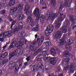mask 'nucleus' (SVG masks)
Returning a JSON list of instances; mask_svg holds the SVG:
<instances>
[{"label": "nucleus", "mask_w": 76, "mask_h": 76, "mask_svg": "<svg viewBox=\"0 0 76 76\" xmlns=\"http://www.w3.org/2000/svg\"><path fill=\"white\" fill-rule=\"evenodd\" d=\"M35 44H36V42H32L31 45L30 46L31 47H33L35 45Z\"/></svg>", "instance_id": "42"}, {"label": "nucleus", "mask_w": 76, "mask_h": 76, "mask_svg": "<svg viewBox=\"0 0 76 76\" xmlns=\"http://www.w3.org/2000/svg\"><path fill=\"white\" fill-rule=\"evenodd\" d=\"M21 50L20 49H16L14 52L10 53L9 55V57L10 58H12L15 56H18L20 54Z\"/></svg>", "instance_id": "7"}, {"label": "nucleus", "mask_w": 76, "mask_h": 76, "mask_svg": "<svg viewBox=\"0 0 76 76\" xmlns=\"http://www.w3.org/2000/svg\"><path fill=\"white\" fill-rule=\"evenodd\" d=\"M40 4L41 5H42L43 6H44V5H46V3L44 1V0H40Z\"/></svg>", "instance_id": "38"}, {"label": "nucleus", "mask_w": 76, "mask_h": 76, "mask_svg": "<svg viewBox=\"0 0 76 76\" xmlns=\"http://www.w3.org/2000/svg\"><path fill=\"white\" fill-rule=\"evenodd\" d=\"M23 25V24L22 22L20 23L18 25V27H16L15 29L14 30L13 34H15V33H17L19 31V30L20 28V29L22 28Z\"/></svg>", "instance_id": "11"}, {"label": "nucleus", "mask_w": 76, "mask_h": 76, "mask_svg": "<svg viewBox=\"0 0 76 76\" xmlns=\"http://www.w3.org/2000/svg\"><path fill=\"white\" fill-rule=\"evenodd\" d=\"M39 40V42L38 45H39V46H41V45L42 43V42L44 41V37H43V36H41V37L40 38H38L37 39V41H38Z\"/></svg>", "instance_id": "17"}, {"label": "nucleus", "mask_w": 76, "mask_h": 76, "mask_svg": "<svg viewBox=\"0 0 76 76\" xmlns=\"http://www.w3.org/2000/svg\"><path fill=\"white\" fill-rule=\"evenodd\" d=\"M12 33L11 31H7L4 33L1 34L0 35V41L4 42V38L6 37L10 38L11 37V35H12Z\"/></svg>", "instance_id": "3"}, {"label": "nucleus", "mask_w": 76, "mask_h": 76, "mask_svg": "<svg viewBox=\"0 0 76 76\" xmlns=\"http://www.w3.org/2000/svg\"><path fill=\"white\" fill-rule=\"evenodd\" d=\"M0 13L2 15H4L6 13V11L4 10H2L0 12Z\"/></svg>", "instance_id": "41"}, {"label": "nucleus", "mask_w": 76, "mask_h": 76, "mask_svg": "<svg viewBox=\"0 0 76 76\" xmlns=\"http://www.w3.org/2000/svg\"><path fill=\"white\" fill-rule=\"evenodd\" d=\"M50 2L52 6H55L56 5V0H50Z\"/></svg>", "instance_id": "34"}, {"label": "nucleus", "mask_w": 76, "mask_h": 76, "mask_svg": "<svg viewBox=\"0 0 76 76\" xmlns=\"http://www.w3.org/2000/svg\"><path fill=\"white\" fill-rule=\"evenodd\" d=\"M13 24H12L11 26V27L10 28L11 29H12V31H11L12 33H13V34H14L13 33V32H14V30L15 29V28L13 30V28H13Z\"/></svg>", "instance_id": "45"}, {"label": "nucleus", "mask_w": 76, "mask_h": 76, "mask_svg": "<svg viewBox=\"0 0 76 76\" xmlns=\"http://www.w3.org/2000/svg\"><path fill=\"white\" fill-rule=\"evenodd\" d=\"M18 8L16 7H12L11 8V10L10 11V13H15L16 11L18 10Z\"/></svg>", "instance_id": "20"}, {"label": "nucleus", "mask_w": 76, "mask_h": 76, "mask_svg": "<svg viewBox=\"0 0 76 76\" xmlns=\"http://www.w3.org/2000/svg\"><path fill=\"white\" fill-rule=\"evenodd\" d=\"M64 18H65V16L63 15V14H60V17L59 18V20H57L56 23V29H58L60 28L61 21H63Z\"/></svg>", "instance_id": "5"}, {"label": "nucleus", "mask_w": 76, "mask_h": 76, "mask_svg": "<svg viewBox=\"0 0 76 76\" xmlns=\"http://www.w3.org/2000/svg\"><path fill=\"white\" fill-rule=\"evenodd\" d=\"M9 66L10 67H11L12 69H13L15 67V74H16L18 73V69H19V67L18 66V65L16 64L15 62H13L12 61H10L9 62Z\"/></svg>", "instance_id": "6"}, {"label": "nucleus", "mask_w": 76, "mask_h": 76, "mask_svg": "<svg viewBox=\"0 0 76 76\" xmlns=\"http://www.w3.org/2000/svg\"><path fill=\"white\" fill-rule=\"evenodd\" d=\"M62 36V33L60 31H58L56 32L55 35L54 36V38L56 39H59L60 38L61 36Z\"/></svg>", "instance_id": "15"}, {"label": "nucleus", "mask_w": 76, "mask_h": 76, "mask_svg": "<svg viewBox=\"0 0 76 76\" xmlns=\"http://www.w3.org/2000/svg\"><path fill=\"white\" fill-rule=\"evenodd\" d=\"M70 59L69 58H66L64 60V61L63 62V64H64L65 66H66L64 68V70L65 71H67L69 69V64Z\"/></svg>", "instance_id": "10"}, {"label": "nucleus", "mask_w": 76, "mask_h": 76, "mask_svg": "<svg viewBox=\"0 0 76 76\" xmlns=\"http://www.w3.org/2000/svg\"><path fill=\"white\" fill-rule=\"evenodd\" d=\"M74 42L73 41V40H72L71 38H70L69 40H68L67 44L69 45H71L72 44H73Z\"/></svg>", "instance_id": "32"}, {"label": "nucleus", "mask_w": 76, "mask_h": 76, "mask_svg": "<svg viewBox=\"0 0 76 76\" xmlns=\"http://www.w3.org/2000/svg\"><path fill=\"white\" fill-rule=\"evenodd\" d=\"M58 15V14L56 13H54L53 11L51 10L49 12V15H48L47 17L44 16L43 15H42L41 16V23L42 24L44 22L45 20H48L49 19H54L56 18H57Z\"/></svg>", "instance_id": "2"}, {"label": "nucleus", "mask_w": 76, "mask_h": 76, "mask_svg": "<svg viewBox=\"0 0 76 76\" xmlns=\"http://www.w3.org/2000/svg\"><path fill=\"white\" fill-rule=\"evenodd\" d=\"M8 55V54L7 52H5L3 54H2L0 56V59L3 60L4 58H5Z\"/></svg>", "instance_id": "23"}, {"label": "nucleus", "mask_w": 76, "mask_h": 76, "mask_svg": "<svg viewBox=\"0 0 76 76\" xmlns=\"http://www.w3.org/2000/svg\"><path fill=\"white\" fill-rule=\"evenodd\" d=\"M30 23V26H31V27H34V23H33V21H31V23Z\"/></svg>", "instance_id": "47"}, {"label": "nucleus", "mask_w": 76, "mask_h": 76, "mask_svg": "<svg viewBox=\"0 0 76 76\" xmlns=\"http://www.w3.org/2000/svg\"><path fill=\"white\" fill-rule=\"evenodd\" d=\"M64 5V6L69 7V6H70V3H69V0H66Z\"/></svg>", "instance_id": "25"}, {"label": "nucleus", "mask_w": 76, "mask_h": 76, "mask_svg": "<svg viewBox=\"0 0 76 76\" xmlns=\"http://www.w3.org/2000/svg\"><path fill=\"white\" fill-rule=\"evenodd\" d=\"M31 51H33V52H34V51H36V49H35V48H32L31 49Z\"/></svg>", "instance_id": "50"}, {"label": "nucleus", "mask_w": 76, "mask_h": 76, "mask_svg": "<svg viewBox=\"0 0 76 76\" xmlns=\"http://www.w3.org/2000/svg\"><path fill=\"white\" fill-rule=\"evenodd\" d=\"M51 45V43L49 41L46 42V46H50Z\"/></svg>", "instance_id": "39"}, {"label": "nucleus", "mask_w": 76, "mask_h": 76, "mask_svg": "<svg viewBox=\"0 0 76 76\" xmlns=\"http://www.w3.org/2000/svg\"><path fill=\"white\" fill-rule=\"evenodd\" d=\"M47 36V37H46V38L47 39V40H48V39H50V37H49V36Z\"/></svg>", "instance_id": "55"}, {"label": "nucleus", "mask_w": 76, "mask_h": 76, "mask_svg": "<svg viewBox=\"0 0 76 76\" xmlns=\"http://www.w3.org/2000/svg\"><path fill=\"white\" fill-rule=\"evenodd\" d=\"M7 47V44L3 47V50H4Z\"/></svg>", "instance_id": "57"}, {"label": "nucleus", "mask_w": 76, "mask_h": 76, "mask_svg": "<svg viewBox=\"0 0 76 76\" xmlns=\"http://www.w3.org/2000/svg\"><path fill=\"white\" fill-rule=\"evenodd\" d=\"M12 15L13 17H16L17 15H17V13H14L12 14Z\"/></svg>", "instance_id": "46"}, {"label": "nucleus", "mask_w": 76, "mask_h": 76, "mask_svg": "<svg viewBox=\"0 0 76 76\" xmlns=\"http://www.w3.org/2000/svg\"><path fill=\"white\" fill-rule=\"evenodd\" d=\"M63 55L66 57H69V52L66 51L64 52Z\"/></svg>", "instance_id": "27"}, {"label": "nucleus", "mask_w": 76, "mask_h": 76, "mask_svg": "<svg viewBox=\"0 0 76 76\" xmlns=\"http://www.w3.org/2000/svg\"><path fill=\"white\" fill-rule=\"evenodd\" d=\"M48 56V54H47L45 55V56H43V60L44 61H45V62L46 61H48V63H49V61L51 58V57Z\"/></svg>", "instance_id": "16"}, {"label": "nucleus", "mask_w": 76, "mask_h": 76, "mask_svg": "<svg viewBox=\"0 0 76 76\" xmlns=\"http://www.w3.org/2000/svg\"><path fill=\"white\" fill-rule=\"evenodd\" d=\"M50 66H48L47 68L46 69V70H50Z\"/></svg>", "instance_id": "58"}, {"label": "nucleus", "mask_w": 76, "mask_h": 76, "mask_svg": "<svg viewBox=\"0 0 76 76\" xmlns=\"http://www.w3.org/2000/svg\"><path fill=\"white\" fill-rule=\"evenodd\" d=\"M0 5L4 7L7 6L6 2L4 1H2L0 3Z\"/></svg>", "instance_id": "18"}, {"label": "nucleus", "mask_w": 76, "mask_h": 76, "mask_svg": "<svg viewBox=\"0 0 76 76\" xmlns=\"http://www.w3.org/2000/svg\"><path fill=\"white\" fill-rule=\"evenodd\" d=\"M70 45H69L68 44L65 45V47L66 48H67L68 50L69 51H71L72 50V48L70 47Z\"/></svg>", "instance_id": "35"}, {"label": "nucleus", "mask_w": 76, "mask_h": 76, "mask_svg": "<svg viewBox=\"0 0 76 76\" xmlns=\"http://www.w3.org/2000/svg\"><path fill=\"white\" fill-rule=\"evenodd\" d=\"M39 27V26L38 23H37L35 27L33 28L32 29V31H35V32H37L38 31V28Z\"/></svg>", "instance_id": "22"}, {"label": "nucleus", "mask_w": 76, "mask_h": 76, "mask_svg": "<svg viewBox=\"0 0 76 76\" xmlns=\"http://www.w3.org/2000/svg\"><path fill=\"white\" fill-rule=\"evenodd\" d=\"M68 34H69V35H72V32H71V28H69Z\"/></svg>", "instance_id": "44"}, {"label": "nucleus", "mask_w": 76, "mask_h": 76, "mask_svg": "<svg viewBox=\"0 0 76 76\" xmlns=\"http://www.w3.org/2000/svg\"><path fill=\"white\" fill-rule=\"evenodd\" d=\"M69 18H70V20H71V22L72 24L71 25H75V20H74V18L72 16H69Z\"/></svg>", "instance_id": "26"}, {"label": "nucleus", "mask_w": 76, "mask_h": 76, "mask_svg": "<svg viewBox=\"0 0 76 76\" xmlns=\"http://www.w3.org/2000/svg\"><path fill=\"white\" fill-rule=\"evenodd\" d=\"M32 15L30 14L29 16L28 17L27 20L28 22H29V23H31V22H32V21H33V20L32 19Z\"/></svg>", "instance_id": "24"}, {"label": "nucleus", "mask_w": 76, "mask_h": 76, "mask_svg": "<svg viewBox=\"0 0 76 76\" xmlns=\"http://www.w3.org/2000/svg\"><path fill=\"white\" fill-rule=\"evenodd\" d=\"M2 73H3V72H2V71L1 70H0V76H1V75H2Z\"/></svg>", "instance_id": "61"}, {"label": "nucleus", "mask_w": 76, "mask_h": 76, "mask_svg": "<svg viewBox=\"0 0 76 76\" xmlns=\"http://www.w3.org/2000/svg\"><path fill=\"white\" fill-rule=\"evenodd\" d=\"M56 72L58 73V72H61V69L59 67H57L56 68Z\"/></svg>", "instance_id": "36"}, {"label": "nucleus", "mask_w": 76, "mask_h": 76, "mask_svg": "<svg viewBox=\"0 0 76 76\" xmlns=\"http://www.w3.org/2000/svg\"><path fill=\"white\" fill-rule=\"evenodd\" d=\"M44 6H45V7H42V9H46V8H47V5L46 4V5H45Z\"/></svg>", "instance_id": "56"}, {"label": "nucleus", "mask_w": 76, "mask_h": 76, "mask_svg": "<svg viewBox=\"0 0 76 76\" xmlns=\"http://www.w3.org/2000/svg\"><path fill=\"white\" fill-rule=\"evenodd\" d=\"M16 22L15 21H13L12 22V25H15V24L16 23Z\"/></svg>", "instance_id": "53"}, {"label": "nucleus", "mask_w": 76, "mask_h": 76, "mask_svg": "<svg viewBox=\"0 0 76 76\" xmlns=\"http://www.w3.org/2000/svg\"><path fill=\"white\" fill-rule=\"evenodd\" d=\"M19 66H22V62L21 61L19 62Z\"/></svg>", "instance_id": "52"}, {"label": "nucleus", "mask_w": 76, "mask_h": 76, "mask_svg": "<svg viewBox=\"0 0 76 76\" xmlns=\"http://www.w3.org/2000/svg\"><path fill=\"white\" fill-rule=\"evenodd\" d=\"M23 76H29V75L27 74H25L23 75Z\"/></svg>", "instance_id": "62"}, {"label": "nucleus", "mask_w": 76, "mask_h": 76, "mask_svg": "<svg viewBox=\"0 0 76 76\" xmlns=\"http://www.w3.org/2000/svg\"><path fill=\"white\" fill-rule=\"evenodd\" d=\"M57 60V58H50V59L49 61V64H51L52 65H55L56 63Z\"/></svg>", "instance_id": "12"}, {"label": "nucleus", "mask_w": 76, "mask_h": 76, "mask_svg": "<svg viewBox=\"0 0 76 76\" xmlns=\"http://www.w3.org/2000/svg\"><path fill=\"white\" fill-rule=\"evenodd\" d=\"M44 50H45V51H43L42 52V53L43 54V55L45 54H46V53H47V51L48 50V47L47 48H44Z\"/></svg>", "instance_id": "33"}, {"label": "nucleus", "mask_w": 76, "mask_h": 76, "mask_svg": "<svg viewBox=\"0 0 76 76\" xmlns=\"http://www.w3.org/2000/svg\"><path fill=\"white\" fill-rule=\"evenodd\" d=\"M23 33H19L18 34V36H19L20 38V41L17 43L18 41L17 40L13 41L12 43L10 45V48H13L14 47H20V46H22L24 45V42H25V44H26V42H27V40H25L24 38V35H23Z\"/></svg>", "instance_id": "1"}, {"label": "nucleus", "mask_w": 76, "mask_h": 76, "mask_svg": "<svg viewBox=\"0 0 76 76\" xmlns=\"http://www.w3.org/2000/svg\"><path fill=\"white\" fill-rule=\"evenodd\" d=\"M37 76H41V74H40V73L38 72L37 73Z\"/></svg>", "instance_id": "60"}, {"label": "nucleus", "mask_w": 76, "mask_h": 76, "mask_svg": "<svg viewBox=\"0 0 76 76\" xmlns=\"http://www.w3.org/2000/svg\"><path fill=\"white\" fill-rule=\"evenodd\" d=\"M65 23H66L67 25H70V23L69 22V21L67 20H65Z\"/></svg>", "instance_id": "43"}, {"label": "nucleus", "mask_w": 76, "mask_h": 76, "mask_svg": "<svg viewBox=\"0 0 76 76\" xmlns=\"http://www.w3.org/2000/svg\"><path fill=\"white\" fill-rule=\"evenodd\" d=\"M50 51L52 56H55L57 53L59 54L60 53V50L56 47H54V48H52L50 49Z\"/></svg>", "instance_id": "9"}, {"label": "nucleus", "mask_w": 76, "mask_h": 76, "mask_svg": "<svg viewBox=\"0 0 76 76\" xmlns=\"http://www.w3.org/2000/svg\"><path fill=\"white\" fill-rule=\"evenodd\" d=\"M19 15L18 17L17 18L18 20H22L23 18H24V15L22 14Z\"/></svg>", "instance_id": "28"}, {"label": "nucleus", "mask_w": 76, "mask_h": 76, "mask_svg": "<svg viewBox=\"0 0 76 76\" xmlns=\"http://www.w3.org/2000/svg\"><path fill=\"white\" fill-rule=\"evenodd\" d=\"M41 51H42V49L41 48H39L36 52H34V56H37L38 53H39V52H41Z\"/></svg>", "instance_id": "29"}, {"label": "nucleus", "mask_w": 76, "mask_h": 76, "mask_svg": "<svg viewBox=\"0 0 76 76\" xmlns=\"http://www.w3.org/2000/svg\"><path fill=\"white\" fill-rule=\"evenodd\" d=\"M1 31H4V26H2V27H1Z\"/></svg>", "instance_id": "54"}, {"label": "nucleus", "mask_w": 76, "mask_h": 76, "mask_svg": "<svg viewBox=\"0 0 76 76\" xmlns=\"http://www.w3.org/2000/svg\"><path fill=\"white\" fill-rule=\"evenodd\" d=\"M54 31V26L52 24H50L47 27L45 31L46 36H48Z\"/></svg>", "instance_id": "4"}, {"label": "nucleus", "mask_w": 76, "mask_h": 76, "mask_svg": "<svg viewBox=\"0 0 76 76\" xmlns=\"http://www.w3.org/2000/svg\"><path fill=\"white\" fill-rule=\"evenodd\" d=\"M29 10V6L28 5V4L26 3L25 5V9L24 10L26 15H29L30 13Z\"/></svg>", "instance_id": "13"}, {"label": "nucleus", "mask_w": 76, "mask_h": 76, "mask_svg": "<svg viewBox=\"0 0 76 76\" xmlns=\"http://www.w3.org/2000/svg\"><path fill=\"white\" fill-rule=\"evenodd\" d=\"M17 8V9L18 10V12L17 13V15H22V9H23V5L20 4L18 6Z\"/></svg>", "instance_id": "14"}, {"label": "nucleus", "mask_w": 76, "mask_h": 76, "mask_svg": "<svg viewBox=\"0 0 76 76\" xmlns=\"http://www.w3.org/2000/svg\"><path fill=\"white\" fill-rule=\"evenodd\" d=\"M24 66H28V63L26 62L24 63Z\"/></svg>", "instance_id": "63"}, {"label": "nucleus", "mask_w": 76, "mask_h": 76, "mask_svg": "<svg viewBox=\"0 0 76 76\" xmlns=\"http://www.w3.org/2000/svg\"><path fill=\"white\" fill-rule=\"evenodd\" d=\"M74 66L71 65L70 66V68L69 69V73H72L74 71Z\"/></svg>", "instance_id": "30"}, {"label": "nucleus", "mask_w": 76, "mask_h": 76, "mask_svg": "<svg viewBox=\"0 0 76 76\" xmlns=\"http://www.w3.org/2000/svg\"><path fill=\"white\" fill-rule=\"evenodd\" d=\"M39 68L40 69V70H44V66H40Z\"/></svg>", "instance_id": "51"}, {"label": "nucleus", "mask_w": 76, "mask_h": 76, "mask_svg": "<svg viewBox=\"0 0 76 76\" xmlns=\"http://www.w3.org/2000/svg\"><path fill=\"white\" fill-rule=\"evenodd\" d=\"M66 43V41L63 40L61 39V41L59 42L58 44V46L59 47H61L63 45H64Z\"/></svg>", "instance_id": "19"}, {"label": "nucleus", "mask_w": 76, "mask_h": 76, "mask_svg": "<svg viewBox=\"0 0 76 76\" xmlns=\"http://www.w3.org/2000/svg\"><path fill=\"white\" fill-rule=\"evenodd\" d=\"M31 57L30 56H28V57H27L26 58V60H27V61H28V62L29 61V60H30V58Z\"/></svg>", "instance_id": "48"}, {"label": "nucleus", "mask_w": 76, "mask_h": 76, "mask_svg": "<svg viewBox=\"0 0 76 76\" xmlns=\"http://www.w3.org/2000/svg\"><path fill=\"white\" fill-rule=\"evenodd\" d=\"M33 71L34 72L35 71L37 70V69L38 68V66L36 65H34L32 66Z\"/></svg>", "instance_id": "31"}, {"label": "nucleus", "mask_w": 76, "mask_h": 76, "mask_svg": "<svg viewBox=\"0 0 76 76\" xmlns=\"http://www.w3.org/2000/svg\"><path fill=\"white\" fill-rule=\"evenodd\" d=\"M37 61H41V59H39L38 58L37 59Z\"/></svg>", "instance_id": "64"}, {"label": "nucleus", "mask_w": 76, "mask_h": 76, "mask_svg": "<svg viewBox=\"0 0 76 76\" xmlns=\"http://www.w3.org/2000/svg\"><path fill=\"white\" fill-rule=\"evenodd\" d=\"M60 30H61L63 33H66L67 31V28L66 27V26H62L60 28Z\"/></svg>", "instance_id": "21"}, {"label": "nucleus", "mask_w": 76, "mask_h": 76, "mask_svg": "<svg viewBox=\"0 0 76 76\" xmlns=\"http://www.w3.org/2000/svg\"><path fill=\"white\" fill-rule=\"evenodd\" d=\"M62 9H63V6L62 5H60L59 8V10L61 11L62 10Z\"/></svg>", "instance_id": "49"}, {"label": "nucleus", "mask_w": 76, "mask_h": 76, "mask_svg": "<svg viewBox=\"0 0 76 76\" xmlns=\"http://www.w3.org/2000/svg\"><path fill=\"white\" fill-rule=\"evenodd\" d=\"M33 13L34 15H35V16H37V17L36 19V22H38L40 18L39 17H38L40 16L39 9L37 8H35L33 12Z\"/></svg>", "instance_id": "8"}, {"label": "nucleus", "mask_w": 76, "mask_h": 76, "mask_svg": "<svg viewBox=\"0 0 76 76\" xmlns=\"http://www.w3.org/2000/svg\"><path fill=\"white\" fill-rule=\"evenodd\" d=\"M27 29L28 30H29V29H30V27L29 26V25L27 26Z\"/></svg>", "instance_id": "59"}, {"label": "nucleus", "mask_w": 76, "mask_h": 76, "mask_svg": "<svg viewBox=\"0 0 76 76\" xmlns=\"http://www.w3.org/2000/svg\"><path fill=\"white\" fill-rule=\"evenodd\" d=\"M15 3V0H10V1L9 4L12 6V5H14Z\"/></svg>", "instance_id": "37"}, {"label": "nucleus", "mask_w": 76, "mask_h": 76, "mask_svg": "<svg viewBox=\"0 0 76 76\" xmlns=\"http://www.w3.org/2000/svg\"><path fill=\"white\" fill-rule=\"evenodd\" d=\"M66 38V35L65 34H63V37L62 38V40H63L64 41H65V39Z\"/></svg>", "instance_id": "40"}]
</instances>
